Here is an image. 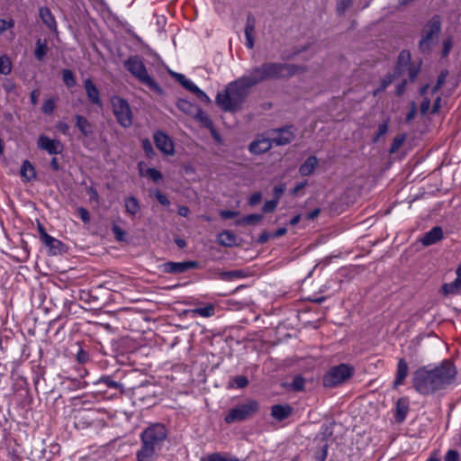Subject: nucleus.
<instances>
[{"label":"nucleus","instance_id":"obj_57","mask_svg":"<svg viewBox=\"0 0 461 461\" xmlns=\"http://www.w3.org/2000/svg\"><path fill=\"white\" fill-rule=\"evenodd\" d=\"M387 131H388L387 122L381 123L378 126L377 133H376V136L374 140L376 141L378 140V138L384 136L387 132Z\"/></svg>","mask_w":461,"mask_h":461},{"label":"nucleus","instance_id":"obj_8","mask_svg":"<svg viewBox=\"0 0 461 461\" xmlns=\"http://www.w3.org/2000/svg\"><path fill=\"white\" fill-rule=\"evenodd\" d=\"M258 408L259 403L257 401L249 400L246 402L230 409L224 420L226 423L244 420L258 412Z\"/></svg>","mask_w":461,"mask_h":461},{"label":"nucleus","instance_id":"obj_32","mask_svg":"<svg viewBox=\"0 0 461 461\" xmlns=\"http://www.w3.org/2000/svg\"><path fill=\"white\" fill-rule=\"evenodd\" d=\"M125 209L128 213L135 215L140 209L138 200L133 196L126 198Z\"/></svg>","mask_w":461,"mask_h":461},{"label":"nucleus","instance_id":"obj_47","mask_svg":"<svg viewBox=\"0 0 461 461\" xmlns=\"http://www.w3.org/2000/svg\"><path fill=\"white\" fill-rule=\"evenodd\" d=\"M112 231L114 234V237L118 241L124 240V237H125L126 233L121 227H119L118 225H113L112 227Z\"/></svg>","mask_w":461,"mask_h":461},{"label":"nucleus","instance_id":"obj_2","mask_svg":"<svg viewBox=\"0 0 461 461\" xmlns=\"http://www.w3.org/2000/svg\"><path fill=\"white\" fill-rule=\"evenodd\" d=\"M456 369L449 360H444L438 366L428 369L426 366L418 368L412 375L415 390L423 395L433 394L445 389L454 383Z\"/></svg>","mask_w":461,"mask_h":461},{"label":"nucleus","instance_id":"obj_39","mask_svg":"<svg viewBox=\"0 0 461 461\" xmlns=\"http://www.w3.org/2000/svg\"><path fill=\"white\" fill-rule=\"evenodd\" d=\"M255 23H256L255 17L251 14H249L248 17H247L246 24H245V29H244L245 35H249V34L253 35L254 31H255Z\"/></svg>","mask_w":461,"mask_h":461},{"label":"nucleus","instance_id":"obj_28","mask_svg":"<svg viewBox=\"0 0 461 461\" xmlns=\"http://www.w3.org/2000/svg\"><path fill=\"white\" fill-rule=\"evenodd\" d=\"M176 106L180 111L191 116H193L194 113L198 111L199 107L196 104H192L191 102L185 99H179L176 103Z\"/></svg>","mask_w":461,"mask_h":461},{"label":"nucleus","instance_id":"obj_56","mask_svg":"<svg viewBox=\"0 0 461 461\" xmlns=\"http://www.w3.org/2000/svg\"><path fill=\"white\" fill-rule=\"evenodd\" d=\"M142 148L148 157L154 153L152 145L148 139L142 140Z\"/></svg>","mask_w":461,"mask_h":461},{"label":"nucleus","instance_id":"obj_11","mask_svg":"<svg viewBox=\"0 0 461 461\" xmlns=\"http://www.w3.org/2000/svg\"><path fill=\"white\" fill-rule=\"evenodd\" d=\"M155 145L166 155H173L175 152L172 140L163 131H156L153 136Z\"/></svg>","mask_w":461,"mask_h":461},{"label":"nucleus","instance_id":"obj_10","mask_svg":"<svg viewBox=\"0 0 461 461\" xmlns=\"http://www.w3.org/2000/svg\"><path fill=\"white\" fill-rule=\"evenodd\" d=\"M199 263L197 261L188 260L183 262H173L167 261L161 265L163 273L166 274H182L187 272L190 269L198 267Z\"/></svg>","mask_w":461,"mask_h":461},{"label":"nucleus","instance_id":"obj_5","mask_svg":"<svg viewBox=\"0 0 461 461\" xmlns=\"http://www.w3.org/2000/svg\"><path fill=\"white\" fill-rule=\"evenodd\" d=\"M441 32V20L438 15H434L427 22L421 31V39L419 41V50L421 53H429L432 46L438 41Z\"/></svg>","mask_w":461,"mask_h":461},{"label":"nucleus","instance_id":"obj_34","mask_svg":"<svg viewBox=\"0 0 461 461\" xmlns=\"http://www.w3.org/2000/svg\"><path fill=\"white\" fill-rule=\"evenodd\" d=\"M354 0H336V14L339 16L345 14L346 11L353 5Z\"/></svg>","mask_w":461,"mask_h":461},{"label":"nucleus","instance_id":"obj_46","mask_svg":"<svg viewBox=\"0 0 461 461\" xmlns=\"http://www.w3.org/2000/svg\"><path fill=\"white\" fill-rule=\"evenodd\" d=\"M277 203H278L277 199H273V200L267 201L264 203V205L262 207V210H263L264 212H273L276 208Z\"/></svg>","mask_w":461,"mask_h":461},{"label":"nucleus","instance_id":"obj_38","mask_svg":"<svg viewBox=\"0 0 461 461\" xmlns=\"http://www.w3.org/2000/svg\"><path fill=\"white\" fill-rule=\"evenodd\" d=\"M12 66L9 58L6 56L0 57V74L8 75L11 73Z\"/></svg>","mask_w":461,"mask_h":461},{"label":"nucleus","instance_id":"obj_61","mask_svg":"<svg viewBox=\"0 0 461 461\" xmlns=\"http://www.w3.org/2000/svg\"><path fill=\"white\" fill-rule=\"evenodd\" d=\"M101 382L104 383L107 386H109L111 388L120 387V384L112 380L109 376L102 377Z\"/></svg>","mask_w":461,"mask_h":461},{"label":"nucleus","instance_id":"obj_4","mask_svg":"<svg viewBox=\"0 0 461 461\" xmlns=\"http://www.w3.org/2000/svg\"><path fill=\"white\" fill-rule=\"evenodd\" d=\"M125 68L135 77L140 83L148 86L150 90L161 95L162 88L149 75L147 68L139 56H131L124 61Z\"/></svg>","mask_w":461,"mask_h":461},{"label":"nucleus","instance_id":"obj_49","mask_svg":"<svg viewBox=\"0 0 461 461\" xmlns=\"http://www.w3.org/2000/svg\"><path fill=\"white\" fill-rule=\"evenodd\" d=\"M452 47H453V42H452L451 38H448L443 41V49H442V53H441L443 58H446L449 54Z\"/></svg>","mask_w":461,"mask_h":461},{"label":"nucleus","instance_id":"obj_44","mask_svg":"<svg viewBox=\"0 0 461 461\" xmlns=\"http://www.w3.org/2000/svg\"><path fill=\"white\" fill-rule=\"evenodd\" d=\"M55 109V102L53 99H48L42 104V112L45 114H51Z\"/></svg>","mask_w":461,"mask_h":461},{"label":"nucleus","instance_id":"obj_41","mask_svg":"<svg viewBox=\"0 0 461 461\" xmlns=\"http://www.w3.org/2000/svg\"><path fill=\"white\" fill-rule=\"evenodd\" d=\"M244 276L245 275L241 270H232L228 272H222L221 274V277L224 280H231L234 278H241Z\"/></svg>","mask_w":461,"mask_h":461},{"label":"nucleus","instance_id":"obj_43","mask_svg":"<svg viewBox=\"0 0 461 461\" xmlns=\"http://www.w3.org/2000/svg\"><path fill=\"white\" fill-rule=\"evenodd\" d=\"M145 176L151 178L154 182H158L163 177L162 174L155 168H148Z\"/></svg>","mask_w":461,"mask_h":461},{"label":"nucleus","instance_id":"obj_60","mask_svg":"<svg viewBox=\"0 0 461 461\" xmlns=\"http://www.w3.org/2000/svg\"><path fill=\"white\" fill-rule=\"evenodd\" d=\"M430 107V100L428 97H425L420 104V113L422 115L426 114Z\"/></svg>","mask_w":461,"mask_h":461},{"label":"nucleus","instance_id":"obj_16","mask_svg":"<svg viewBox=\"0 0 461 461\" xmlns=\"http://www.w3.org/2000/svg\"><path fill=\"white\" fill-rule=\"evenodd\" d=\"M84 86L86 89V93L89 101L97 105L98 107L103 106L102 100L100 98V93L96 86L93 83L90 78H87L84 81Z\"/></svg>","mask_w":461,"mask_h":461},{"label":"nucleus","instance_id":"obj_50","mask_svg":"<svg viewBox=\"0 0 461 461\" xmlns=\"http://www.w3.org/2000/svg\"><path fill=\"white\" fill-rule=\"evenodd\" d=\"M14 25V20H4L0 19V33L5 32L6 30L13 28Z\"/></svg>","mask_w":461,"mask_h":461},{"label":"nucleus","instance_id":"obj_48","mask_svg":"<svg viewBox=\"0 0 461 461\" xmlns=\"http://www.w3.org/2000/svg\"><path fill=\"white\" fill-rule=\"evenodd\" d=\"M192 93L195 94L197 98L202 101V102H204L206 104H209L211 102L210 98L207 96V95L202 91L199 87L195 86L194 88V90L192 91Z\"/></svg>","mask_w":461,"mask_h":461},{"label":"nucleus","instance_id":"obj_30","mask_svg":"<svg viewBox=\"0 0 461 461\" xmlns=\"http://www.w3.org/2000/svg\"><path fill=\"white\" fill-rule=\"evenodd\" d=\"M200 461H240L237 457L232 456L229 454L212 453L207 456H203Z\"/></svg>","mask_w":461,"mask_h":461},{"label":"nucleus","instance_id":"obj_31","mask_svg":"<svg viewBox=\"0 0 461 461\" xmlns=\"http://www.w3.org/2000/svg\"><path fill=\"white\" fill-rule=\"evenodd\" d=\"M441 290L445 295L456 294L461 290V281L456 278L451 283L444 284Z\"/></svg>","mask_w":461,"mask_h":461},{"label":"nucleus","instance_id":"obj_52","mask_svg":"<svg viewBox=\"0 0 461 461\" xmlns=\"http://www.w3.org/2000/svg\"><path fill=\"white\" fill-rule=\"evenodd\" d=\"M445 461H459V454L456 450L450 449L445 456Z\"/></svg>","mask_w":461,"mask_h":461},{"label":"nucleus","instance_id":"obj_3","mask_svg":"<svg viewBox=\"0 0 461 461\" xmlns=\"http://www.w3.org/2000/svg\"><path fill=\"white\" fill-rule=\"evenodd\" d=\"M167 437V429L162 423H154L140 434L141 447L137 452V461H154Z\"/></svg>","mask_w":461,"mask_h":461},{"label":"nucleus","instance_id":"obj_51","mask_svg":"<svg viewBox=\"0 0 461 461\" xmlns=\"http://www.w3.org/2000/svg\"><path fill=\"white\" fill-rule=\"evenodd\" d=\"M77 213L80 216L81 220L85 223L89 222V221H90V214H89V212L86 208H84V207L77 208Z\"/></svg>","mask_w":461,"mask_h":461},{"label":"nucleus","instance_id":"obj_53","mask_svg":"<svg viewBox=\"0 0 461 461\" xmlns=\"http://www.w3.org/2000/svg\"><path fill=\"white\" fill-rule=\"evenodd\" d=\"M262 194L259 192L254 193L249 199V204L255 206L261 202Z\"/></svg>","mask_w":461,"mask_h":461},{"label":"nucleus","instance_id":"obj_54","mask_svg":"<svg viewBox=\"0 0 461 461\" xmlns=\"http://www.w3.org/2000/svg\"><path fill=\"white\" fill-rule=\"evenodd\" d=\"M155 196L157 200L159 202V203H161L162 205L167 206L170 204V201L168 200V198L161 192L157 191Z\"/></svg>","mask_w":461,"mask_h":461},{"label":"nucleus","instance_id":"obj_23","mask_svg":"<svg viewBox=\"0 0 461 461\" xmlns=\"http://www.w3.org/2000/svg\"><path fill=\"white\" fill-rule=\"evenodd\" d=\"M40 16H41L42 22L44 23V24L48 28H50L52 31H56V29H57L56 21L54 19V16L51 14V12L50 11V9H48L46 7L41 8L40 9Z\"/></svg>","mask_w":461,"mask_h":461},{"label":"nucleus","instance_id":"obj_15","mask_svg":"<svg viewBox=\"0 0 461 461\" xmlns=\"http://www.w3.org/2000/svg\"><path fill=\"white\" fill-rule=\"evenodd\" d=\"M273 145L274 144L268 136L267 138H261L253 140L249 144V149L252 154L258 155L267 152L273 147Z\"/></svg>","mask_w":461,"mask_h":461},{"label":"nucleus","instance_id":"obj_24","mask_svg":"<svg viewBox=\"0 0 461 461\" xmlns=\"http://www.w3.org/2000/svg\"><path fill=\"white\" fill-rule=\"evenodd\" d=\"M21 176L27 181H32L36 178L34 167L29 160H24L20 170Z\"/></svg>","mask_w":461,"mask_h":461},{"label":"nucleus","instance_id":"obj_37","mask_svg":"<svg viewBox=\"0 0 461 461\" xmlns=\"http://www.w3.org/2000/svg\"><path fill=\"white\" fill-rule=\"evenodd\" d=\"M173 77L177 80V82H179L181 84V86L189 90L190 92H192L194 90V88L196 86L192 81H190L189 79H187L184 75L182 74H178V73H174L173 74Z\"/></svg>","mask_w":461,"mask_h":461},{"label":"nucleus","instance_id":"obj_19","mask_svg":"<svg viewBox=\"0 0 461 461\" xmlns=\"http://www.w3.org/2000/svg\"><path fill=\"white\" fill-rule=\"evenodd\" d=\"M408 373H409L408 364L403 358H401L398 361V365H397L396 377L393 382L394 388L402 384L403 381L405 380V378L408 375Z\"/></svg>","mask_w":461,"mask_h":461},{"label":"nucleus","instance_id":"obj_45","mask_svg":"<svg viewBox=\"0 0 461 461\" xmlns=\"http://www.w3.org/2000/svg\"><path fill=\"white\" fill-rule=\"evenodd\" d=\"M305 380L298 375L295 376L292 383V387L294 391H302L304 388Z\"/></svg>","mask_w":461,"mask_h":461},{"label":"nucleus","instance_id":"obj_29","mask_svg":"<svg viewBox=\"0 0 461 461\" xmlns=\"http://www.w3.org/2000/svg\"><path fill=\"white\" fill-rule=\"evenodd\" d=\"M263 219L262 214H249L246 215L240 219H238L235 221V225L240 226V225H256Z\"/></svg>","mask_w":461,"mask_h":461},{"label":"nucleus","instance_id":"obj_9","mask_svg":"<svg viewBox=\"0 0 461 461\" xmlns=\"http://www.w3.org/2000/svg\"><path fill=\"white\" fill-rule=\"evenodd\" d=\"M293 125L268 131L267 134L275 146H285L294 139Z\"/></svg>","mask_w":461,"mask_h":461},{"label":"nucleus","instance_id":"obj_63","mask_svg":"<svg viewBox=\"0 0 461 461\" xmlns=\"http://www.w3.org/2000/svg\"><path fill=\"white\" fill-rule=\"evenodd\" d=\"M447 77V70L441 71V73L438 77L437 83H436V84H438V86H442L445 84Z\"/></svg>","mask_w":461,"mask_h":461},{"label":"nucleus","instance_id":"obj_21","mask_svg":"<svg viewBox=\"0 0 461 461\" xmlns=\"http://www.w3.org/2000/svg\"><path fill=\"white\" fill-rule=\"evenodd\" d=\"M219 244L223 247L230 248L237 245L236 235L230 230H222L218 234Z\"/></svg>","mask_w":461,"mask_h":461},{"label":"nucleus","instance_id":"obj_20","mask_svg":"<svg viewBox=\"0 0 461 461\" xmlns=\"http://www.w3.org/2000/svg\"><path fill=\"white\" fill-rule=\"evenodd\" d=\"M293 409L289 405L276 404L271 408V415L277 420H284L292 414Z\"/></svg>","mask_w":461,"mask_h":461},{"label":"nucleus","instance_id":"obj_35","mask_svg":"<svg viewBox=\"0 0 461 461\" xmlns=\"http://www.w3.org/2000/svg\"><path fill=\"white\" fill-rule=\"evenodd\" d=\"M406 137L407 135L405 133L397 134L393 140V143L390 147L389 152L391 154L397 152L399 149L402 147V145L404 143Z\"/></svg>","mask_w":461,"mask_h":461},{"label":"nucleus","instance_id":"obj_42","mask_svg":"<svg viewBox=\"0 0 461 461\" xmlns=\"http://www.w3.org/2000/svg\"><path fill=\"white\" fill-rule=\"evenodd\" d=\"M214 307L210 304L203 308H197L194 310V312L203 317H210L213 314Z\"/></svg>","mask_w":461,"mask_h":461},{"label":"nucleus","instance_id":"obj_36","mask_svg":"<svg viewBox=\"0 0 461 461\" xmlns=\"http://www.w3.org/2000/svg\"><path fill=\"white\" fill-rule=\"evenodd\" d=\"M62 80L67 87H73L77 85L75 75L70 69L62 70Z\"/></svg>","mask_w":461,"mask_h":461},{"label":"nucleus","instance_id":"obj_33","mask_svg":"<svg viewBox=\"0 0 461 461\" xmlns=\"http://www.w3.org/2000/svg\"><path fill=\"white\" fill-rule=\"evenodd\" d=\"M395 78H397V77L393 74H387L384 76L380 82V86L373 92V95L376 96L380 92L384 91Z\"/></svg>","mask_w":461,"mask_h":461},{"label":"nucleus","instance_id":"obj_62","mask_svg":"<svg viewBox=\"0 0 461 461\" xmlns=\"http://www.w3.org/2000/svg\"><path fill=\"white\" fill-rule=\"evenodd\" d=\"M415 114H416V104L414 102H412L411 108L408 112V113L406 114V117H405L406 122H410L411 121H412L415 117Z\"/></svg>","mask_w":461,"mask_h":461},{"label":"nucleus","instance_id":"obj_7","mask_svg":"<svg viewBox=\"0 0 461 461\" xmlns=\"http://www.w3.org/2000/svg\"><path fill=\"white\" fill-rule=\"evenodd\" d=\"M352 375L353 367L346 364H340L330 368L322 378V384L325 387L332 388L347 381Z\"/></svg>","mask_w":461,"mask_h":461},{"label":"nucleus","instance_id":"obj_58","mask_svg":"<svg viewBox=\"0 0 461 461\" xmlns=\"http://www.w3.org/2000/svg\"><path fill=\"white\" fill-rule=\"evenodd\" d=\"M408 71H409L410 80L413 81L417 77V76L420 72V68L418 67H415L414 65L411 64L408 67Z\"/></svg>","mask_w":461,"mask_h":461},{"label":"nucleus","instance_id":"obj_1","mask_svg":"<svg viewBox=\"0 0 461 461\" xmlns=\"http://www.w3.org/2000/svg\"><path fill=\"white\" fill-rule=\"evenodd\" d=\"M307 71L308 68L303 65L265 62L251 68L249 75L230 83L224 93L217 95L216 104L224 112H237L255 86L266 80L289 78Z\"/></svg>","mask_w":461,"mask_h":461},{"label":"nucleus","instance_id":"obj_40","mask_svg":"<svg viewBox=\"0 0 461 461\" xmlns=\"http://www.w3.org/2000/svg\"><path fill=\"white\" fill-rule=\"evenodd\" d=\"M231 386L235 385L237 388H245L249 384V380L244 375H237L232 378L230 383Z\"/></svg>","mask_w":461,"mask_h":461},{"label":"nucleus","instance_id":"obj_55","mask_svg":"<svg viewBox=\"0 0 461 461\" xmlns=\"http://www.w3.org/2000/svg\"><path fill=\"white\" fill-rule=\"evenodd\" d=\"M239 213L240 212L238 211L223 210L221 211L220 215L222 219H232L239 215Z\"/></svg>","mask_w":461,"mask_h":461},{"label":"nucleus","instance_id":"obj_6","mask_svg":"<svg viewBox=\"0 0 461 461\" xmlns=\"http://www.w3.org/2000/svg\"><path fill=\"white\" fill-rule=\"evenodd\" d=\"M113 113L117 122L123 128H129L132 125V112L127 100L120 96H113L111 99Z\"/></svg>","mask_w":461,"mask_h":461},{"label":"nucleus","instance_id":"obj_26","mask_svg":"<svg viewBox=\"0 0 461 461\" xmlns=\"http://www.w3.org/2000/svg\"><path fill=\"white\" fill-rule=\"evenodd\" d=\"M409 407L405 399H399L396 404L395 420L397 422H402L405 419Z\"/></svg>","mask_w":461,"mask_h":461},{"label":"nucleus","instance_id":"obj_27","mask_svg":"<svg viewBox=\"0 0 461 461\" xmlns=\"http://www.w3.org/2000/svg\"><path fill=\"white\" fill-rule=\"evenodd\" d=\"M193 117L208 130L213 131L212 121L211 120L209 115L206 113H204L200 107H198V111L194 113Z\"/></svg>","mask_w":461,"mask_h":461},{"label":"nucleus","instance_id":"obj_12","mask_svg":"<svg viewBox=\"0 0 461 461\" xmlns=\"http://www.w3.org/2000/svg\"><path fill=\"white\" fill-rule=\"evenodd\" d=\"M40 149L46 150L51 155L59 154L62 151L63 146L59 140H51L47 136L41 135L38 140Z\"/></svg>","mask_w":461,"mask_h":461},{"label":"nucleus","instance_id":"obj_25","mask_svg":"<svg viewBox=\"0 0 461 461\" xmlns=\"http://www.w3.org/2000/svg\"><path fill=\"white\" fill-rule=\"evenodd\" d=\"M47 40L38 39L34 50V57L38 61H42L48 51Z\"/></svg>","mask_w":461,"mask_h":461},{"label":"nucleus","instance_id":"obj_17","mask_svg":"<svg viewBox=\"0 0 461 461\" xmlns=\"http://www.w3.org/2000/svg\"><path fill=\"white\" fill-rule=\"evenodd\" d=\"M76 127L84 137H89L94 133V125L83 115L76 114Z\"/></svg>","mask_w":461,"mask_h":461},{"label":"nucleus","instance_id":"obj_18","mask_svg":"<svg viewBox=\"0 0 461 461\" xmlns=\"http://www.w3.org/2000/svg\"><path fill=\"white\" fill-rule=\"evenodd\" d=\"M411 65V53L408 50H402L397 59V64L394 68L393 75L397 77L402 75L405 67Z\"/></svg>","mask_w":461,"mask_h":461},{"label":"nucleus","instance_id":"obj_59","mask_svg":"<svg viewBox=\"0 0 461 461\" xmlns=\"http://www.w3.org/2000/svg\"><path fill=\"white\" fill-rule=\"evenodd\" d=\"M328 445H324L321 451L315 455L316 461H325L328 455Z\"/></svg>","mask_w":461,"mask_h":461},{"label":"nucleus","instance_id":"obj_14","mask_svg":"<svg viewBox=\"0 0 461 461\" xmlns=\"http://www.w3.org/2000/svg\"><path fill=\"white\" fill-rule=\"evenodd\" d=\"M444 238V232L440 226L433 227L429 231L426 232L420 240L425 247L433 245L440 241Z\"/></svg>","mask_w":461,"mask_h":461},{"label":"nucleus","instance_id":"obj_13","mask_svg":"<svg viewBox=\"0 0 461 461\" xmlns=\"http://www.w3.org/2000/svg\"><path fill=\"white\" fill-rule=\"evenodd\" d=\"M38 230L40 233L41 240L52 251L57 254L62 243L55 238L50 236L41 223L38 222Z\"/></svg>","mask_w":461,"mask_h":461},{"label":"nucleus","instance_id":"obj_64","mask_svg":"<svg viewBox=\"0 0 461 461\" xmlns=\"http://www.w3.org/2000/svg\"><path fill=\"white\" fill-rule=\"evenodd\" d=\"M271 237H272V234H270L267 231H264L259 235V237L258 239V242L263 244V243L267 242Z\"/></svg>","mask_w":461,"mask_h":461},{"label":"nucleus","instance_id":"obj_22","mask_svg":"<svg viewBox=\"0 0 461 461\" xmlns=\"http://www.w3.org/2000/svg\"><path fill=\"white\" fill-rule=\"evenodd\" d=\"M318 165V158L315 156H310L299 167V173L303 176H310Z\"/></svg>","mask_w":461,"mask_h":461}]
</instances>
